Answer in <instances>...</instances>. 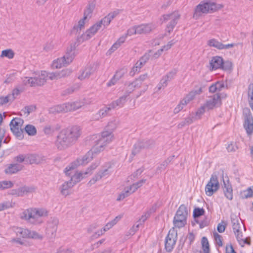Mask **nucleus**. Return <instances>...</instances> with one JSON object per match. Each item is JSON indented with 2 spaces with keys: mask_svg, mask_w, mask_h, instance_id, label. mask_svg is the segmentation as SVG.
I'll return each mask as SVG.
<instances>
[{
  "mask_svg": "<svg viewBox=\"0 0 253 253\" xmlns=\"http://www.w3.org/2000/svg\"><path fill=\"white\" fill-rule=\"evenodd\" d=\"M15 232L17 236L23 238H29L30 230L27 229L18 227L16 228Z\"/></svg>",
  "mask_w": 253,
  "mask_h": 253,
  "instance_id": "nucleus-36",
  "label": "nucleus"
},
{
  "mask_svg": "<svg viewBox=\"0 0 253 253\" xmlns=\"http://www.w3.org/2000/svg\"><path fill=\"white\" fill-rule=\"evenodd\" d=\"M174 156H171L168 158L167 160H166L164 162H163L161 165L160 167L157 168V170L158 169H165L169 165V164L173 160Z\"/></svg>",
  "mask_w": 253,
  "mask_h": 253,
  "instance_id": "nucleus-47",
  "label": "nucleus"
},
{
  "mask_svg": "<svg viewBox=\"0 0 253 253\" xmlns=\"http://www.w3.org/2000/svg\"><path fill=\"white\" fill-rule=\"evenodd\" d=\"M47 73L45 71H42L41 74L39 76L33 78L34 86L43 85L47 80Z\"/></svg>",
  "mask_w": 253,
  "mask_h": 253,
  "instance_id": "nucleus-25",
  "label": "nucleus"
},
{
  "mask_svg": "<svg viewBox=\"0 0 253 253\" xmlns=\"http://www.w3.org/2000/svg\"><path fill=\"white\" fill-rule=\"evenodd\" d=\"M15 203L12 202H5L0 204V211H2L5 209L12 208L14 206Z\"/></svg>",
  "mask_w": 253,
  "mask_h": 253,
  "instance_id": "nucleus-50",
  "label": "nucleus"
},
{
  "mask_svg": "<svg viewBox=\"0 0 253 253\" xmlns=\"http://www.w3.org/2000/svg\"><path fill=\"white\" fill-rule=\"evenodd\" d=\"M20 217L33 224H35V220L33 216V209H27L20 213Z\"/></svg>",
  "mask_w": 253,
  "mask_h": 253,
  "instance_id": "nucleus-23",
  "label": "nucleus"
},
{
  "mask_svg": "<svg viewBox=\"0 0 253 253\" xmlns=\"http://www.w3.org/2000/svg\"><path fill=\"white\" fill-rule=\"evenodd\" d=\"M71 70L68 69L63 70L60 72L58 73L59 78L67 77L71 74Z\"/></svg>",
  "mask_w": 253,
  "mask_h": 253,
  "instance_id": "nucleus-61",
  "label": "nucleus"
},
{
  "mask_svg": "<svg viewBox=\"0 0 253 253\" xmlns=\"http://www.w3.org/2000/svg\"><path fill=\"white\" fill-rule=\"evenodd\" d=\"M23 123V120L20 118H13L10 123L11 130L19 139H22L23 138V129L21 128Z\"/></svg>",
  "mask_w": 253,
  "mask_h": 253,
  "instance_id": "nucleus-7",
  "label": "nucleus"
},
{
  "mask_svg": "<svg viewBox=\"0 0 253 253\" xmlns=\"http://www.w3.org/2000/svg\"><path fill=\"white\" fill-rule=\"evenodd\" d=\"M243 114L244 119V127L247 134L251 135L253 133V117L250 109L245 108Z\"/></svg>",
  "mask_w": 253,
  "mask_h": 253,
  "instance_id": "nucleus-9",
  "label": "nucleus"
},
{
  "mask_svg": "<svg viewBox=\"0 0 253 253\" xmlns=\"http://www.w3.org/2000/svg\"><path fill=\"white\" fill-rule=\"evenodd\" d=\"M208 44L210 46L214 47L219 49H221V43L214 39L208 41Z\"/></svg>",
  "mask_w": 253,
  "mask_h": 253,
  "instance_id": "nucleus-48",
  "label": "nucleus"
},
{
  "mask_svg": "<svg viewBox=\"0 0 253 253\" xmlns=\"http://www.w3.org/2000/svg\"><path fill=\"white\" fill-rule=\"evenodd\" d=\"M13 186V183L10 181H0V190L9 188Z\"/></svg>",
  "mask_w": 253,
  "mask_h": 253,
  "instance_id": "nucleus-53",
  "label": "nucleus"
},
{
  "mask_svg": "<svg viewBox=\"0 0 253 253\" xmlns=\"http://www.w3.org/2000/svg\"><path fill=\"white\" fill-rule=\"evenodd\" d=\"M148 78V75L147 74H145L144 75H141L139 77L136 79L135 81L132 82L128 85V87L130 90L129 93H130L134 89L139 88L142 84H145V88L141 90L140 93L137 95L136 97H139L142 93L145 92V91L147 89V85L143 82Z\"/></svg>",
  "mask_w": 253,
  "mask_h": 253,
  "instance_id": "nucleus-10",
  "label": "nucleus"
},
{
  "mask_svg": "<svg viewBox=\"0 0 253 253\" xmlns=\"http://www.w3.org/2000/svg\"><path fill=\"white\" fill-rule=\"evenodd\" d=\"M188 215V211L187 207L184 205H181L174 215L173 223L175 227L180 228L184 227L187 224V219Z\"/></svg>",
  "mask_w": 253,
  "mask_h": 253,
  "instance_id": "nucleus-3",
  "label": "nucleus"
},
{
  "mask_svg": "<svg viewBox=\"0 0 253 253\" xmlns=\"http://www.w3.org/2000/svg\"><path fill=\"white\" fill-rule=\"evenodd\" d=\"M98 164H93L88 168L85 171H81L75 173L72 176L70 180L65 182L61 186V193L62 195L67 196L69 194L68 190L71 188L75 184L80 182L84 178L87 177L92 173V171L98 166Z\"/></svg>",
  "mask_w": 253,
  "mask_h": 253,
  "instance_id": "nucleus-2",
  "label": "nucleus"
},
{
  "mask_svg": "<svg viewBox=\"0 0 253 253\" xmlns=\"http://www.w3.org/2000/svg\"><path fill=\"white\" fill-rule=\"evenodd\" d=\"M23 90L24 87L23 86H17L13 90L11 94H8V96H12L13 97L12 101H13L15 97Z\"/></svg>",
  "mask_w": 253,
  "mask_h": 253,
  "instance_id": "nucleus-45",
  "label": "nucleus"
},
{
  "mask_svg": "<svg viewBox=\"0 0 253 253\" xmlns=\"http://www.w3.org/2000/svg\"><path fill=\"white\" fill-rule=\"evenodd\" d=\"M207 110V108L205 107V105H203L199 109H198L196 112V114L194 116L196 120L199 119L201 118V116L205 113Z\"/></svg>",
  "mask_w": 253,
  "mask_h": 253,
  "instance_id": "nucleus-55",
  "label": "nucleus"
},
{
  "mask_svg": "<svg viewBox=\"0 0 253 253\" xmlns=\"http://www.w3.org/2000/svg\"><path fill=\"white\" fill-rule=\"evenodd\" d=\"M142 149H143V148L141 147L139 141H138L133 146L131 153L132 155L133 156H135L140 153Z\"/></svg>",
  "mask_w": 253,
  "mask_h": 253,
  "instance_id": "nucleus-44",
  "label": "nucleus"
},
{
  "mask_svg": "<svg viewBox=\"0 0 253 253\" xmlns=\"http://www.w3.org/2000/svg\"><path fill=\"white\" fill-rule=\"evenodd\" d=\"M153 211H154V210H153V209H151L146 212L143 215H142L141 218L139 219V224L140 225L143 223L147 220V219L150 216L151 214Z\"/></svg>",
  "mask_w": 253,
  "mask_h": 253,
  "instance_id": "nucleus-43",
  "label": "nucleus"
},
{
  "mask_svg": "<svg viewBox=\"0 0 253 253\" xmlns=\"http://www.w3.org/2000/svg\"><path fill=\"white\" fill-rule=\"evenodd\" d=\"M168 80L166 79L165 76H163L160 80V83L157 85V88L158 90H160L163 87H166L168 85Z\"/></svg>",
  "mask_w": 253,
  "mask_h": 253,
  "instance_id": "nucleus-58",
  "label": "nucleus"
},
{
  "mask_svg": "<svg viewBox=\"0 0 253 253\" xmlns=\"http://www.w3.org/2000/svg\"><path fill=\"white\" fill-rule=\"evenodd\" d=\"M79 45L78 40L70 43L67 48L65 55L64 56L66 58L67 63H71L77 54L76 48Z\"/></svg>",
  "mask_w": 253,
  "mask_h": 253,
  "instance_id": "nucleus-13",
  "label": "nucleus"
},
{
  "mask_svg": "<svg viewBox=\"0 0 253 253\" xmlns=\"http://www.w3.org/2000/svg\"><path fill=\"white\" fill-rule=\"evenodd\" d=\"M232 69V63L230 61H224L222 59V70L230 71Z\"/></svg>",
  "mask_w": 253,
  "mask_h": 253,
  "instance_id": "nucleus-54",
  "label": "nucleus"
},
{
  "mask_svg": "<svg viewBox=\"0 0 253 253\" xmlns=\"http://www.w3.org/2000/svg\"><path fill=\"white\" fill-rule=\"evenodd\" d=\"M219 188L217 176L212 174L205 187V192L208 196H211Z\"/></svg>",
  "mask_w": 253,
  "mask_h": 253,
  "instance_id": "nucleus-12",
  "label": "nucleus"
},
{
  "mask_svg": "<svg viewBox=\"0 0 253 253\" xmlns=\"http://www.w3.org/2000/svg\"><path fill=\"white\" fill-rule=\"evenodd\" d=\"M60 132L74 144L81 135V129L78 126H74L70 128L64 129Z\"/></svg>",
  "mask_w": 253,
  "mask_h": 253,
  "instance_id": "nucleus-6",
  "label": "nucleus"
},
{
  "mask_svg": "<svg viewBox=\"0 0 253 253\" xmlns=\"http://www.w3.org/2000/svg\"><path fill=\"white\" fill-rule=\"evenodd\" d=\"M14 51L11 49H7L2 51L0 57H6L8 59H12L14 56Z\"/></svg>",
  "mask_w": 253,
  "mask_h": 253,
  "instance_id": "nucleus-41",
  "label": "nucleus"
},
{
  "mask_svg": "<svg viewBox=\"0 0 253 253\" xmlns=\"http://www.w3.org/2000/svg\"><path fill=\"white\" fill-rule=\"evenodd\" d=\"M139 142L143 149L152 148L154 146L155 143L154 140L148 139L139 140Z\"/></svg>",
  "mask_w": 253,
  "mask_h": 253,
  "instance_id": "nucleus-33",
  "label": "nucleus"
},
{
  "mask_svg": "<svg viewBox=\"0 0 253 253\" xmlns=\"http://www.w3.org/2000/svg\"><path fill=\"white\" fill-rule=\"evenodd\" d=\"M176 73L177 70L174 69L170 71V72H169L167 74V75H166L164 76L166 78V79L168 80L169 82L171 81L172 79H173Z\"/></svg>",
  "mask_w": 253,
  "mask_h": 253,
  "instance_id": "nucleus-56",
  "label": "nucleus"
},
{
  "mask_svg": "<svg viewBox=\"0 0 253 253\" xmlns=\"http://www.w3.org/2000/svg\"><path fill=\"white\" fill-rule=\"evenodd\" d=\"M113 108L111 107L110 104H109L108 106L104 107L102 109H100L98 111V113L96 114L97 117L95 119H99V117H98V116L101 118H103L106 116L108 115L109 112Z\"/></svg>",
  "mask_w": 253,
  "mask_h": 253,
  "instance_id": "nucleus-35",
  "label": "nucleus"
},
{
  "mask_svg": "<svg viewBox=\"0 0 253 253\" xmlns=\"http://www.w3.org/2000/svg\"><path fill=\"white\" fill-rule=\"evenodd\" d=\"M120 12V10L119 9L116 10L113 12H110L107 15L103 18L101 20L97 22L101 27L102 25L106 28L108 26L111 21L118 15Z\"/></svg>",
  "mask_w": 253,
  "mask_h": 253,
  "instance_id": "nucleus-19",
  "label": "nucleus"
},
{
  "mask_svg": "<svg viewBox=\"0 0 253 253\" xmlns=\"http://www.w3.org/2000/svg\"><path fill=\"white\" fill-rule=\"evenodd\" d=\"M96 2L95 0L89 1L86 8L84 11V18H90L91 16V14L95 7Z\"/></svg>",
  "mask_w": 253,
  "mask_h": 253,
  "instance_id": "nucleus-29",
  "label": "nucleus"
},
{
  "mask_svg": "<svg viewBox=\"0 0 253 253\" xmlns=\"http://www.w3.org/2000/svg\"><path fill=\"white\" fill-rule=\"evenodd\" d=\"M83 105L84 103L81 102H68L56 105L52 109L53 110V112L58 113L67 112L68 111H75L81 108Z\"/></svg>",
  "mask_w": 253,
  "mask_h": 253,
  "instance_id": "nucleus-5",
  "label": "nucleus"
},
{
  "mask_svg": "<svg viewBox=\"0 0 253 253\" xmlns=\"http://www.w3.org/2000/svg\"><path fill=\"white\" fill-rule=\"evenodd\" d=\"M201 244L204 253H210V245L208 240L206 237L202 238Z\"/></svg>",
  "mask_w": 253,
  "mask_h": 253,
  "instance_id": "nucleus-39",
  "label": "nucleus"
},
{
  "mask_svg": "<svg viewBox=\"0 0 253 253\" xmlns=\"http://www.w3.org/2000/svg\"><path fill=\"white\" fill-rule=\"evenodd\" d=\"M70 63H67L66 58L65 57H62L61 58H58L56 60H54L52 64L53 68H60L62 66H67Z\"/></svg>",
  "mask_w": 253,
  "mask_h": 253,
  "instance_id": "nucleus-30",
  "label": "nucleus"
},
{
  "mask_svg": "<svg viewBox=\"0 0 253 253\" xmlns=\"http://www.w3.org/2000/svg\"><path fill=\"white\" fill-rule=\"evenodd\" d=\"M33 213L35 220V223L39 217L47 215V211L43 209H33Z\"/></svg>",
  "mask_w": 253,
  "mask_h": 253,
  "instance_id": "nucleus-34",
  "label": "nucleus"
},
{
  "mask_svg": "<svg viewBox=\"0 0 253 253\" xmlns=\"http://www.w3.org/2000/svg\"><path fill=\"white\" fill-rule=\"evenodd\" d=\"M23 83L24 85H29L34 86V80L33 77H24L23 78Z\"/></svg>",
  "mask_w": 253,
  "mask_h": 253,
  "instance_id": "nucleus-59",
  "label": "nucleus"
},
{
  "mask_svg": "<svg viewBox=\"0 0 253 253\" xmlns=\"http://www.w3.org/2000/svg\"><path fill=\"white\" fill-rule=\"evenodd\" d=\"M36 110V107L33 105L27 106H25L22 110V112L24 113V115L26 114L27 116L31 113L34 111Z\"/></svg>",
  "mask_w": 253,
  "mask_h": 253,
  "instance_id": "nucleus-52",
  "label": "nucleus"
},
{
  "mask_svg": "<svg viewBox=\"0 0 253 253\" xmlns=\"http://www.w3.org/2000/svg\"><path fill=\"white\" fill-rule=\"evenodd\" d=\"M43 236L35 231L30 230L29 238L35 240L41 241L43 239Z\"/></svg>",
  "mask_w": 253,
  "mask_h": 253,
  "instance_id": "nucleus-42",
  "label": "nucleus"
},
{
  "mask_svg": "<svg viewBox=\"0 0 253 253\" xmlns=\"http://www.w3.org/2000/svg\"><path fill=\"white\" fill-rule=\"evenodd\" d=\"M180 18V14L178 12H173L171 13L164 14L163 15V19L164 22H167L170 21L166 27V31L169 33L172 32L177 24L178 20Z\"/></svg>",
  "mask_w": 253,
  "mask_h": 253,
  "instance_id": "nucleus-8",
  "label": "nucleus"
},
{
  "mask_svg": "<svg viewBox=\"0 0 253 253\" xmlns=\"http://www.w3.org/2000/svg\"><path fill=\"white\" fill-rule=\"evenodd\" d=\"M225 253H236L231 244L226 245L225 247Z\"/></svg>",
  "mask_w": 253,
  "mask_h": 253,
  "instance_id": "nucleus-64",
  "label": "nucleus"
},
{
  "mask_svg": "<svg viewBox=\"0 0 253 253\" xmlns=\"http://www.w3.org/2000/svg\"><path fill=\"white\" fill-rule=\"evenodd\" d=\"M59 220L57 218L51 217L47 222L46 233L49 238L55 236L57 232Z\"/></svg>",
  "mask_w": 253,
  "mask_h": 253,
  "instance_id": "nucleus-14",
  "label": "nucleus"
},
{
  "mask_svg": "<svg viewBox=\"0 0 253 253\" xmlns=\"http://www.w3.org/2000/svg\"><path fill=\"white\" fill-rule=\"evenodd\" d=\"M137 34H147L150 32L155 28L152 24H142L136 26Z\"/></svg>",
  "mask_w": 253,
  "mask_h": 253,
  "instance_id": "nucleus-24",
  "label": "nucleus"
},
{
  "mask_svg": "<svg viewBox=\"0 0 253 253\" xmlns=\"http://www.w3.org/2000/svg\"><path fill=\"white\" fill-rule=\"evenodd\" d=\"M238 146L236 144L233 142H231L228 144L226 149L228 152H234L238 149Z\"/></svg>",
  "mask_w": 253,
  "mask_h": 253,
  "instance_id": "nucleus-57",
  "label": "nucleus"
},
{
  "mask_svg": "<svg viewBox=\"0 0 253 253\" xmlns=\"http://www.w3.org/2000/svg\"><path fill=\"white\" fill-rule=\"evenodd\" d=\"M13 97L8 95L3 97H0V106L6 104L9 102L12 101Z\"/></svg>",
  "mask_w": 253,
  "mask_h": 253,
  "instance_id": "nucleus-51",
  "label": "nucleus"
},
{
  "mask_svg": "<svg viewBox=\"0 0 253 253\" xmlns=\"http://www.w3.org/2000/svg\"><path fill=\"white\" fill-rule=\"evenodd\" d=\"M216 4L214 2L202 1L196 7L193 14V17L197 19L203 13L212 12L216 10Z\"/></svg>",
  "mask_w": 253,
  "mask_h": 253,
  "instance_id": "nucleus-4",
  "label": "nucleus"
},
{
  "mask_svg": "<svg viewBox=\"0 0 253 253\" xmlns=\"http://www.w3.org/2000/svg\"><path fill=\"white\" fill-rule=\"evenodd\" d=\"M221 68V57L220 56L213 57L210 61L211 70H215Z\"/></svg>",
  "mask_w": 253,
  "mask_h": 253,
  "instance_id": "nucleus-27",
  "label": "nucleus"
},
{
  "mask_svg": "<svg viewBox=\"0 0 253 253\" xmlns=\"http://www.w3.org/2000/svg\"><path fill=\"white\" fill-rule=\"evenodd\" d=\"M253 197V186L241 192L242 199H247Z\"/></svg>",
  "mask_w": 253,
  "mask_h": 253,
  "instance_id": "nucleus-38",
  "label": "nucleus"
},
{
  "mask_svg": "<svg viewBox=\"0 0 253 253\" xmlns=\"http://www.w3.org/2000/svg\"><path fill=\"white\" fill-rule=\"evenodd\" d=\"M107 127L108 129L110 127V130L102 132L101 137L96 141L95 145L91 150L89 151L82 158L78 159L76 161L72 163L65 168L66 175H70L71 174V171L77 166L85 165L88 163L92 160L93 154H96L102 151L104 147L112 141L113 138L112 131L116 128L115 124L114 122H111L108 123Z\"/></svg>",
  "mask_w": 253,
  "mask_h": 253,
  "instance_id": "nucleus-1",
  "label": "nucleus"
},
{
  "mask_svg": "<svg viewBox=\"0 0 253 253\" xmlns=\"http://www.w3.org/2000/svg\"><path fill=\"white\" fill-rule=\"evenodd\" d=\"M26 133L31 136H34L37 133V129L36 127L31 125H27L24 128Z\"/></svg>",
  "mask_w": 253,
  "mask_h": 253,
  "instance_id": "nucleus-40",
  "label": "nucleus"
},
{
  "mask_svg": "<svg viewBox=\"0 0 253 253\" xmlns=\"http://www.w3.org/2000/svg\"><path fill=\"white\" fill-rule=\"evenodd\" d=\"M201 92V89L199 91L195 90L190 92L182 100V104L186 105L188 102L192 100L196 94H199Z\"/></svg>",
  "mask_w": 253,
  "mask_h": 253,
  "instance_id": "nucleus-32",
  "label": "nucleus"
},
{
  "mask_svg": "<svg viewBox=\"0 0 253 253\" xmlns=\"http://www.w3.org/2000/svg\"><path fill=\"white\" fill-rule=\"evenodd\" d=\"M209 90L210 93H218L219 97L221 98V82L217 81L215 83L213 84L209 87Z\"/></svg>",
  "mask_w": 253,
  "mask_h": 253,
  "instance_id": "nucleus-28",
  "label": "nucleus"
},
{
  "mask_svg": "<svg viewBox=\"0 0 253 253\" xmlns=\"http://www.w3.org/2000/svg\"><path fill=\"white\" fill-rule=\"evenodd\" d=\"M110 174L108 169L100 170L90 181L88 182V184L91 185L94 184L96 181L101 179L102 177L108 176Z\"/></svg>",
  "mask_w": 253,
  "mask_h": 253,
  "instance_id": "nucleus-21",
  "label": "nucleus"
},
{
  "mask_svg": "<svg viewBox=\"0 0 253 253\" xmlns=\"http://www.w3.org/2000/svg\"><path fill=\"white\" fill-rule=\"evenodd\" d=\"M221 98L219 97V94H214L212 96H209L204 104L205 107L207 108V110L213 109L216 107L219 103L221 101Z\"/></svg>",
  "mask_w": 253,
  "mask_h": 253,
  "instance_id": "nucleus-16",
  "label": "nucleus"
},
{
  "mask_svg": "<svg viewBox=\"0 0 253 253\" xmlns=\"http://www.w3.org/2000/svg\"><path fill=\"white\" fill-rule=\"evenodd\" d=\"M212 237L213 238L214 244L218 251L220 252L219 248L221 247V236H220L215 230L212 232Z\"/></svg>",
  "mask_w": 253,
  "mask_h": 253,
  "instance_id": "nucleus-37",
  "label": "nucleus"
},
{
  "mask_svg": "<svg viewBox=\"0 0 253 253\" xmlns=\"http://www.w3.org/2000/svg\"><path fill=\"white\" fill-rule=\"evenodd\" d=\"M130 194L129 190L127 189L125 191H123L121 194H119L117 200L120 201L125 198L128 197Z\"/></svg>",
  "mask_w": 253,
  "mask_h": 253,
  "instance_id": "nucleus-60",
  "label": "nucleus"
},
{
  "mask_svg": "<svg viewBox=\"0 0 253 253\" xmlns=\"http://www.w3.org/2000/svg\"><path fill=\"white\" fill-rule=\"evenodd\" d=\"M129 95V93L125 94L121 96L116 101L112 102L111 104V107L113 109L117 107H122L126 101L127 97Z\"/></svg>",
  "mask_w": 253,
  "mask_h": 253,
  "instance_id": "nucleus-26",
  "label": "nucleus"
},
{
  "mask_svg": "<svg viewBox=\"0 0 253 253\" xmlns=\"http://www.w3.org/2000/svg\"><path fill=\"white\" fill-rule=\"evenodd\" d=\"M73 144L66 137L65 135H63L60 132L57 136L56 141V146L59 150H64Z\"/></svg>",
  "mask_w": 253,
  "mask_h": 253,
  "instance_id": "nucleus-17",
  "label": "nucleus"
},
{
  "mask_svg": "<svg viewBox=\"0 0 253 253\" xmlns=\"http://www.w3.org/2000/svg\"><path fill=\"white\" fill-rule=\"evenodd\" d=\"M126 73V71L125 69H121L118 70L114 76L115 77V78H117V79H118L119 80L124 76Z\"/></svg>",
  "mask_w": 253,
  "mask_h": 253,
  "instance_id": "nucleus-62",
  "label": "nucleus"
},
{
  "mask_svg": "<svg viewBox=\"0 0 253 253\" xmlns=\"http://www.w3.org/2000/svg\"><path fill=\"white\" fill-rule=\"evenodd\" d=\"M222 182L224 184L223 192L225 197L229 200L233 199V189L228 176L224 178L222 174Z\"/></svg>",
  "mask_w": 253,
  "mask_h": 253,
  "instance_id": "nucleus-18",
  "label": "nucleus"
},
{
  "mask_svg": "<svg viewBox=\"0 0 253 253\" xmlns=\"http://www.w3.org/2000/svg\"><path fill=\"white\" fill-rule=\"evenodd\" d=\"M35 190L36 188L34 186H24L18 189L10 190L9 192V194L18 197H22L25 194L35 192Z\"/></svg>",
  "mask_w": 253,
  "mask_h": 253,
  "instance_id": "nucleus-15",
  "label": "nucleus"
},
{
  "mask_svg": "<svg viewBox=\"0 0 253 253\" xmlns=\"http://www.w3.org/2000/svg\"><path fill=\"white\" fill-rule=\"evenodd\" d=\"M232 223L233 224L232 226L234 232L236 233L239 232V230H241V224L239 223L238 220L236 219L232 218Z\"/></svg>",
  "mask_w": 253,
  "mask_h": 253,
  "instance_id": "nucleus-49",
  "label": "nucleus"
},
{
  "mask_svg": "<svg viewBox=\"0 0 253 253\" xmlns=\"http://www.w3.org/2000/svg\"><path fill=\"white\" fill-rule=\"evenodd\" d=\"M205 211L203 208H196L193 211V217L194 218H198L204 214Z\"/></svg>",
  "mask_w": 253,
  "mask_h": 253,
  "instance_id": "nucleus-46",
  "label": "nucleus"
},
{
  "mask_svg": "<svg viewBox=\"0 0 253 253\" xmlns=\"http://www.w3.org/2000/svg\"><path fill=\"white\" fill-rule=\"evenodd\" d=\"M22 165L18 164H10L8 167L5 169V171L6 173H14L22 169Z\"/></svg>",
  "mask_w": 253,
  "mask_h": 253,
  "instance_id": "nucleus-31",
  "label": "nucleus"
},
{
  "mask_svg": "<svg viewBox=\"0 0 253 253\" xmlns=\"http://www.w3.org/2000/svg\"><path fill=\"white\" fill-rule=\"evenodd\" d=\"M101 27L98 22L92 25L89 29L82 35L83 40H88L92 37L100 29Z\"/></svg>",
  "mask_w": 253,
  "mask_h": 253,
  "instance_id": "nucleus-20",
  "label": "nucleus"
},
{
  "mask_svg": "<svg viewBox=\"0 0 253 253\" xmlns=\"http://www.w3.org/2000/svg\"><path fill=\"white\" fill-rule=\"evenodd\" d=\"M177 240V232L174 228L171 229L165 239V249L168 252H170L176 243Z\"/></svg>",
  "mask_w": 253,
  "mask_h": 253,
  "instance_id": "nucleus-11",
  "label": "nucleus"
},
{
  "mask_svg": "<svg viewBox=\"0 0 253 253\" xmlns=\"http://www.w3.org/2000/svg\"><path fill=\"white\" fill-rule=\"evenodd\" d=\"M249 100H253V84H250L248 86Z\"/></svg>",
  "mask_w": 253,
  "mask_h": 253,
  "instance_id": "nucleus-63",
  "label": "nucleus"
},
{
  "mask_svg": "<svg viewBox=\"0 0 253 253\" xmlns=\"http://www.w3.org/2000/svg\"><path fill=\"white\" fill-rule=\"evenodd\" d=\"M95 70L96 67L94 65H88L85 67L84 70L82 71L78 78L81 80L88 78Z\"/></svg>",
  "mask_w": 253,
  "mask_h": 253,
  "instance_id": "nucleus-22",
  "label": "nucleus"
}]
</instances>
